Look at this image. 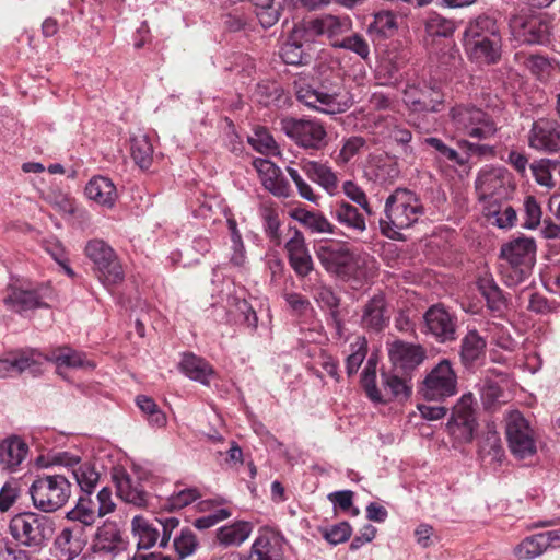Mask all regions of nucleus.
<instances>
[{
    "label": "nucleus",
    "mask_w": 560,
    "mask_h": 560,
    "mask_svg": "<svg viewBox=\"0 0 560 560\" xmlns=\"http://www.w3.org/2000/svg\"><path fill=\"white\" fill-rule=\"evenodd\" d=\"M424 213L425 208L415 191L397 188L386 198L384 217L380 219L381 232L388 238L399 240L400 231L411 228Z\"/></svg>",
    "instance_id": "obj_1"
},
{
    "label": "nucleus",
    "mask_w": 560,
    "mask_h": 560,
    "mask_svg": "<svg viewBox=\"0 0 560 560\" xmlns=\"http://www.w3.org/2000/svg\"><path fill=\"white\" fill-rule=\"evenodd\" d=\"M501 35L494 19L479 15L465 31V49L470 59L495 63L501 57Z\"/></svg>",
    "instance_id": "obj_2"
},
{
    "label": "nucleus",
    "mask_w": 560,
    "mask_h": 560,
    "mask_svg": "<svg viewBox=\"0 0 560 560\" xmlns=\"http://www.w3.org/2000/svg\"><path fill=\"white\" fill-rule=\"evenodd\" d=\"M450 126L454 137L487 140L498 130L492 118L474 105L459 104L450 110Z\"/></svg>",
    "instance_id": "obj_3"
},
{
    "label": "nucleus",
    "mask_w": 560,
    "mask_h": 560,
    "mask_svg": "<svg viewBox=\"0 0 560 560\" xmlns=\"http://www.w3.org/2000/svg\"><path fill=\"white\" fill-rule=\"evenodd\" d=\"M9 533L19 545L39 551L51 538L54 526L46 516L32 512L20 513L11 518Z\"/></svg>",
    "instance_id": "obj_4"
},
{
    "label": "nucleus",
    "mask_w": 560,
    "mask_h": 560,
    "mask_svg": "<svg viewBox=\"0 0 560 560\" xmlns=\"http://www.w3.org/2000/svg\"><path fill=\"white\" fill-rule=\"evenodd\" d=\"M30 494L36 509L55 512L68 502L71 485L62 475H44L34 480Z\"/></svg>",
    "instance_id": "obj_5"
},
{
    "label": "nucleus",
    "mask_w": 560,
    "mask_h": 560,
    "mask_svg": "<svg viewBox=\"0 0 560 560\" xmlns=\"http://www.w3.org/2000/svg\"><path fill=\"white\" fill-rule=\"evenodd\" d=\"M296 98L310 108L334 115L348 110L353 100L338 85L313 88L301 85L296 89Z\"/></svg>",
    "instance_id": "obj_6"
},
{
    "label": "nucleus",
    "mask_w": 560,
    "mask_h": 560,
    "mask_svg": "<svg viewBox=\"0 0 560 560\" xmlns=\"http://www.w3.org/2000/svg\"><path fill=\"white\" fill-rule=\"evenodd\" d=\"M427 400L442 401L457 393V375L450 360H441L428 372L418 389Z\"/></svg>",
    "instance_id": "obj_7"
},
{
    "label": "nucleus",
    "mask_w": 560,
    "mask_h": 560,
    "mask_svg": "<svg viewBox=\"0 0 560 560\" xmlns=\"http://www.w3.org/2000/svg\"><path fill=\"white\" fill-rule=\"evenodd\" d=\"M505 434L511 453L518 459L533 457L537 452L534 429L517 410L505 417Z\"/></svg>",
    "instance_id": "obj_8"
},
{
    "label": "nucleus",
    "mask_w": 560,
    "mask_h": 560,
    "mask_svg": "<svg viewBox=\"0 0 560 560\" xmlns=\"http://www.w3.org/2000/svg\"><path fill=\"white\" fill-rule=\"evenodd\" d=\"M307 34L314 42L317 37H326L334 48L352 31V22L348 16L324 15L302 22Z\"/></svg>",
    "instance_id": "obj_9"
},
{
    "label": "nucleus",
    "mask_w": 560,
    "mask_h": 560,
    "mask_svg": "<svg viewBox=\"0 0 560 560\" xmlns=\"http://www.w3.org/2000/svg\"><path fill=\"white\" fill-rule=\"evenodd\" d=\"M282 129L289 138L305 149H319L325 144L326 130L318 121L294 118L284 119L282 121Z\"/></svg>",
    "instance_id": "obj_10"
},
{
    "label": "nucleus",
    "mask_w": 560,
    "mask_h": 560,
    "mask_svg": "<svg viewBox=\"0 0 560 560\" xmlns=\"http://www.w3.org/2000/svg\"><path fill=\"white\" fill-rule=\"evenodd\" d=\"M475 429L476 420L471 407V395L463 396L453 409L447 430L459 443H469L474 439Z\"/></svg>",
    "instance_id": "obj_11"
},
{
    "label": "nucleus",
    "mask_w": 560,
    "mask_h": 560,
    "mask_svg": "<svg viewBox=\"0 0 560 560\" xmlns=\"http://www.w3.org/2000/svg\"><path fill=\"white\" fill-rule=\"evenodd\" d=\"M85 255L104 277L122 279V267L113 248L103 240H91L85 246Z\"/></svg>",
    "instance_id": "obj_12"
},
{
    "label": "nucleus",
    "mask_w": 560,
    "mask_h": 560,
    "mask_svg": "<svg viewBox=\"0 0 560 560\" xmlns=\"http://www.w3.org/2000/svg\"><path fill=\"white\" fill-rule=\"evenodd\" d=\"M285 539L270 528H262L254 539L245 560H284Z\"/></svg>",
    "instance_id": "obj_13"
},
{
    "label": "nucleus",
    "mask_w": 560,
    "mask_h": 560,
    "mask_svg": "<svg viewBox=\"0 0 560 560\" xmlns=\"http://www.w3.org/2000/svg\"><path fill=\"white\" fill-rule=\"evenodd\" d=\"M289 238L284 248L288 253L289 264L300 278H305L314 269L313 258L306 245L303 233L298 229L289 230Z\"/></svg>",
    "instance_id": "obj_14"
},
{
    "label": "nucleus",
    "mask_w": 560,
    "mask_h": 560,
    "mask_svg": "<svg viewBox=\"0 0 560 560\" xmlns=\"http://www.w3.org/2000/svg\"><path fill=\"white\" fill-rule=\"evenodd\" d=\"M511 184V175L504 167H483L478 173L475 187L480 200L502 197Z\"/></svg>",
    "instance_id": "obj_15"
},
{
    "label": "nucleus",
    "mask_w": 560,
    "mask_h": 560,
    "mask_svg": "<svg viewBox=\"0 0 560 560\" xmlns=\"http://www.w3.org/2000/svg\"><path fill=\"white\" fill-rule=\"evenodd\" d=\"M3 302L8 310L19 314L44 305L40 294L32 288L31 282L9 283Z\"/></svg>",
    "instance_id": "obj_16"
},
{
    "label": "nucleus",
    "mask_w": 560,
    "mask_h": 560,
    "mask_svg": "<svg viewBox=\"0 0 560 560\" xmlns=\"http://www.w3.org/2000/svg\"><path fill=\"white\" fill-rule=\"evenodd\" d=\"M312 43L313 40L303 24H296L281 47L280 56L283 62L292 66L310 63L311 55L307 52L306 46Z\"/></svg>",
    "instance_id": "obj_17"
},
{
    "label": "nucleus",
    "mask_w": 560,
    "mask_h": 560,
    "mask_svg": "<svg viewBox=\"0 0 560 560\" xmlns=\"http://www.w3.org/2000/svg\"><path fill=\"white\" fill-rule=\"evenodd\" d=\"M424 324L428 332L439 341L446 342L456 337V317L443 305H433L424 314Z\"/></svg>",
    "instance_id": "obj_18"
},
{
    "label": "nucleus",
    "mask_w": 560,
    "mask_h": 560,
    "mask_svg": "<svg viewBox=\"0 0 560 560\" xmlns=\"http://www.w3.org/2000/svg\"><path fill=\"white\" fill-rule=\"evenodd\" d=\"M254 167L259 174L260 182L265 189L278 198H289L292 196V189L283 176L282 171L275 163L265 159H256L253 162Z\"/></svg>",
    "instance_id": "obj_19"
},
{
    "label": "nucleus",
    "mask_w": 560,
    "mask_h": 560,
    "mask_svg": "<svg viewBox=\"0 0 560 560\" xmlns=\"http://www.w3.org/2000/svg\"><path fill=\"white\" fill-rule=\"evenodd\" d=\"M529 147L546 153L560 151V124L540 119L532 126L528 137Z\"/></svg>",
    "instance_id": "obj_20"
},
{
    "label": "nucleus",
    "mask_w": 560,
    "mask_h": 560,
    "mask_svg": "<svg viewBox=\"0 0 560 560\" xmlns=\"http://www.w3.org/2000/svg\"><path fill=\"white\" fill-rule=\"evenodd\" d=\"M322 266L331 275H342L350 264L352 255L343 243H322L316 248Z\"/></svg>",
    "instance_id": "obj_21"
},
{
    "label": "nucleus",
    "mask_w": 560,
    "mask_h": 560,
    "mask_svg": "<svg viewBox=\"0 0 560 560\" xmlns=\"http://www.w3.org/2000/svg\"><path fill=\"white\" fill-rule=\"evenodd\" d=\"M114 480L117 494L121 500L139 508L153 506V498L143 490L139 482L133 481L124 470L115 472Z\"/></svg>",
    "instance_id": "obj_22"
},
{
    "label": "nucleus",
    "mask_w": 560,
    "mask_h": 560,
    "mask_svg": "<svg viewBox=\"0 0 560 560\" xmlns=\"http://www.w3.org/2000/svg\"><path fill=\"white\" fill-rule=\"evenodd\" d=\"M43 364L42 352L31 349L0 359V378L20 374L26 370L36 372Z\"/></svg>",
    "instance_id": "obj_23"
},
{
    "label": "nucleus",
    "mask_w": 560,
    "mask_h": 560,
    "mask_svg": "<svg viewBox=\"0 0 560 560\" xmlns=\"http://www.w3.org/2000/svg\"><path fill=\"white\" fill-rule=\"evenodd\" d=\"M512 28L515 36L527 44H544L550 34L549 23L540 16H530L524 21L515 19Z\"/></svg>",
    "instance_id": "obj_24"
},
{
    "label": "nucleus",
    "mask_w": 560,
    "mask_h": 560,
    "mask_svg": "<svg viewBox=\"0 0 560 560\" xmlns=\"http://www.w3.org/2000/svg\"><path fill=\"white\" fill-rule=\"evenodd\" d=\"M404 102L412 110L438 112L443 103V94L433 88L407 85L404 90Z\"/></svg>",
    "instance_id": "obj_25"
},
{
    "label": "nucleus",
    "mask_w": 560,
    "mask_h": 560,
    "mask_svg": "<svg viewBox=\"0 0 560 560\" xmlns=\"http://www.w3.org/2000/svg\"><path fill=\"white\" fill-rule=\"evenodd\" d=\"M299 165L307 178L320 186L328 195L337 194L339 180L329 165L306 159H302Z\"/></svg>",
    "instance_id": "obj_26"
},
{
    "label": "nucleus",
    "mask_w": 560,
    "mask_h": 560,
    "mask_svg": "<svg viewBox=\"0 0 560 560\" xmlns=\"http://www.w3.org/2000/svg\"><path fill=\"white\" fill-rule=\"evenodd\" d=\"M299 165L307 178L320 186L328 195L337 194L339 180L329 165L306 159H302Z\"/></svg>",
    "instance_id": "obj_27"
},
{
    "label": "nucleus",
    "mask_w": 560,
    "mask_h": 560,
    "mask_svg": "<svg viewBox=\"0 0 560 560\" xmlns=\"http://www.w3.org/2000/svg\"><path fill=\"white\" fill-rule=\"evenodd\" d=\"M43 363L46 361L52 362L57 370L62 369H93L95 364L90 361L86 355L70 347H58L44 354Z\"/></svg>",
    "instance_id": "obj_28"
},
{
    "label": "nucleus",
    "mask_w": 560,
    "mask_h": 560,
    "mask_svg": "<svg viewBox=\"0 0 560 560\" xmlns=\"http://www.w3.org/2000/svg\"><path fill=\"white\" fill-rule=\"evenodd\" d=\"M536 245L530 237H517L501 248V256L511 265H530L535 258Z\"/></svg>",
    "instance_id": "obj_29"
},
{
    "label": "nucleus",
    "mask_w": 560,
    "mask_h": 560,
    "mask_svg": "<svg viewBox=\"0 0 560 560\" xmlns=\"http://www.w3.org/2000/svg\"><path fill=\"white\" fill-rule=\"evenodd\" d=\"M388 354L393 364L404 370L418 366L424 359V351L420 346L400 340L389 346Z\"/></svg>",
    "instance_id": "obj_30"
},
{
    "label": "nucleus",
    "mask_w": 560,
    "mask_h": 560,
    "mask_svg": "<svg viewBox=\"0 0 560 560\" xmlns=\"http://www.w3.org/2000/svg\"><path fill=\"white\" fill-rule=\"evenodd\" d=\"M28 453L27 444L19 436H10L0 442V466L14 471Z\"/></svg>",
    "instance_id": "obj_31"
},
{
    "label": "nucleus",
    "mask_w": 560,
    "mask_h": 560,
    "mask_svg": "<svg viewBox=\"0 0 560 560\" xmlns=\"http://www.w3.org/2000/svg\"><path fill=\"white\" fill-rule=\"evenodd\" d=\"M85 195L100 206L112 208L117 199L114 183L104 176L92 177L85 186Z\"/></svg>",
    "instance_id": "obj_32"
},
{
    "label": "nucleus",
    "mask_w": 560,
    "mask_h": 560,
    "mask_svg": "<svg viewBox=\"0 0 560 560\" xmlns=\"http://www.w3.org/2000/svg\"><path fill=\"white\" fill-rule=\"evenodd\" d=\"M254 530V525L247 521H235L217 529L215 538L221 546L240 547Z\"/></svg>",
    "instance_id": "obj_33"
},
{
    "label": "nucleus",
    "mask_w": 560,
    "mask_h": 560,
    "mask_svg": "<svg viewBox=\"0 0 560 560\" xmlns=\"http://www.w3.org/2000/svg\"><path fill=\"white\" fill-rule=\"evenodd\" d=\"M335 220L354 234H362L366 230L365 217L359 209L347 201H337L334 206Z\"/></svg>",
    "instance_id": "obj_34"
},
{
    "label": "nucleus",
    "mask_w": 560,
    "mask_h": 560,
    "mask_svg": "<svg viewBox=\"0 0 560 560\" xmlns=\"http://www.w3.org/2000/svg\"><path fill=\"white\" fill-rule=\"evenodd\" d=\"M178 368L188 378L202 385H209L214 375V370L209 362L194 353H184Z\"/></svg>",
    "instance_id": "obj_35"
},
{
    "label": "nucleus",
    "mask_w": 560,
    "mask_h": 560,
    "mask_svg": "<svg viewBox=\"0 0 560 560\" xmlns=\"http://www.w3.org/2000/svg\"><path fill=\"white\" fill-rule=\"evenodd\" d=\"M95 546L100 550L117 553L126 549L127 541L116 523L105 522L97 529Z\"/></svg>",
    "instance_id": "obj_36"
},
{
    "label": "nucleus",
    "mask_w": 560,
    "mask_h": 560,
    "mask_svg": "<svg viewBox=\"0 0 560 560\" xmlns=\"http://www.w3.org/2000/svg\"><path fill=\"white\" fill-rule=\"evenodd\" d=\"M515 58L518 63L527 68L539 79L548 78L557 68L558 62L542 55L517 52Z\"/></svg>",
    "instance_id": "obj_37"
},
{
    "label": "nucleus",
    "mask_w": 560,
    "mask_h": 560,
    "mask_svg": "<svg viewBox=\"0 0 560 560\" xmlns=\"http://www.w3.org/2000/svg\"><path fill=\"white\" fill-rule=\"evenodd\" d=\"M486 340L476 331L469 330L462 340L460 359L465 366H470L485 355Z\"/></svg>",
    "instance_id": "obj_38"
},
{
    "label": "nucleus",
    "mask_w": 560,
    "mask_h": 560,
    "mask_svg": "<svg viewBox=\"0 0 560 560\" xmlns=\"http://www.w3.org/2000/svg\"><path fill=\"white\" fill-rule=\"evenodd\" d=\"M131 532L137 539L138 549H150L158 541L160 542L159 529L140 515L133 516L131 521Z\"/></svg>",
    "instance_id": "obj_39"
},
{
    "label": "nucleus",
    "mask_w": 560,
    "mask_h": 560,
    "mask_svg": "<svg viewBox=\"0 0 560 560\" xmlns=\"http://www.w3.org/2000/svg\"><path fill=\"white\" fill-rule=\"evenodd\" d=\"M293 218L312 233L334 234L337 229L324 214L319 212L298 209L294 211Z\"/></svg>",
    "instance_id": "obj_40"
},
{
    "label": "nucleus",
    "mask_w": 560,
    "mask_h": 560,
    "mask_svg": "<svg viewBox=\"0 0 560 560\" xmlns=\"http://www.w3.org/2000/svg\"><path fill=\"white\" fill-rule=\"evenodd\" d=\"M130 152L135 163L142 170L151 166L153 161V145L148 135L139 132L130 139Z\"/></svg>",
    "instance_id": "obj_41"
},
{
    "label": "nucleus",
    "mask_w": 560,
    "mask_h": 560,
    "mask_svg": "<svg viewBox=\"0 0 560 560\" xmlns=\"http://www.w3.org/2000/svg\"><path fill=\"white\" fill-rule=\"evenodd\" d=\"M383 389L380 390L382 400L375 402H387L395 398H407L410 395V388L406 382L393 374L382 373Z\"/></svg>",
    "instance_id": "obj_42"
},
{
    "label": "nucleus",
    "mask_w": 560,
    "mask_h": 560,
    "mask_svg": "<svg viewBox=\"0 0 560 560\" xmlns=\"http://www.w3.org/2000/svg\"><path fill=\"white\" fill-rule=\"evenodd\" d=\"M547 551L541 533L525 537L514 547L513 553L518 560H533Z\"/></svg>",
    "instance_id": "obj_43"
},
{
    "label": "nucleus",
    "mask_w": 560,
    "mask_h": 560,
    "mask_svg": "<svg viewBox=\"0 0 560 560\" xmlns=\"http://www.w3.org/2000/svg\"><path fill=\"white\" fill-rule=\"evenodd\" d=\"M67 517L84 525H92L101 516L96 509V502L86 494L79 498L77 505L67 513Z\"/></svg>",
    "instance_id": "obj_44"
},
{
    "label": "nucleus",
    "mask_w": 560,
    "mask_h": 560,
    "mask_svg": "<svg viewBox=\"0 0 560 560\" xmlns=\"http://www.w3.org/2000/svg\"><path fill=\"white\" fill-rule=\"evenodd\" d=\"M384 305L385 302L382 295H375L373 299H371L364 310L362 317L363 324L375 330L382 329L388 319V317L385 315Z\"/></svg>",
    "instance_id": "obj_45"
},
{
    "label": "nucleus",
    "mask_w": 560,
    "mask_h": 560,
    "mask_svg": "<svg viewBox=\"0 0 560 560\" xmlns=\"http://www.w3.org/2000/svg\"><path fill=\"white\" fill-rule=\"evenodd\" d=\"M228 228L232 243L231 262L237 267H243L246 261L245 247L235 219H228Z\"/></svg>",
    "instance_id": "obj_46"
},
{
    "label": "nucleus",
    "mask_w": 560,
    "mask_h": 560,
    "mask_svg": "<svg viewBox=\"0 0 560 560\" xmlns=\"http://www.w3.org/2000/svg\"><path fill=\"white\" fill-rule=\"evenodd\" d=\"M479 290L487 301L488 307L498 313H502L506 307V298L495 284V282H479Z\"/></svg>",
    "instance_id": "obj_47"
},
{
    "label": "nucleus",
    "mask_w": 560,
    "mask_h": 560,
    "mask_svg": "<svg viewBox=\"0 0 560 560\" xmlns=\"http://www.w3.org/2000/svg\"><path fill=\"white\" fill-rule=\"evenodd\" d=\"M72 475L81 490L86 494L91 493L100 478V474L89 463L80 464L72 470Z\"/></svg>",
    "instance_id": "obj_48"
},
{
    "label": "nucleus",
    "mask_w": 560,
    "mask_h": 560,
    "mask_svg": "<svg viewBox=\"0 0 560 560\" xmlns=\"http://www.w3.org/2000/svg\"><path fill=\"white\" fill-rule=\"evenodd\" d=\"M338 48L349 50L359 56L364 61H368L370 59V44L368 43L365 37L359 33L350 32L349 34H347L342 42H340Z\"/></svg>",
    "instance_id": "obj_49"
},
{
    "label": "nucleus",
    "mask_w": 560,
    "mask_h": 560,
    "mask_svg": "<svg viewBox=\"0 0 560 560\" xmlns=\"http://www.w3.org/2000/svg\"><path fill=\"white\" fill-rule=\"evenodd\" d=\"M136 402L140 410L148 416V420L152 425L161 428L166 424L165 413L159 409L152 398L140 395L136 398Z\"/></svg>",
    "instance_id": "obj_50"
},
{
    "label": "nucleus",
    "mask_w": 560,
    "mask_h": 560,
    "mask_svg": "<svg viewBox=\"0 0 560 560\" xmlns=\"http://www.w3.org/2000/svg\"><path fill=\"white\" fill-rule=\"evenodd\" d=\"M423 143L431 147L439 154V159L447 162H452L456 165H464L466 163L465 159H463L459 153L450 148L444 141L435 137H429L423 140Z\"/></svg>",
    "instance_id": "obj_51"
},
{
    "label": "nucleus",
    "mask_w": 560,
    "mask_h": 560,
    "mask_svg": "<svg viewBox=\"0 0 560 560\" xmlns=\"http://www.w3.org/2000/svg\"><path fill=\"white\" fill-rule=\"evenodd\" d=\"M488 331L491 340L500 348L506 351H513L517 342L512 338L509 328L499 323L488 325Z\"/></svg>",
    "instance_id": "obj_52"
},
{
    "label": "nucleus",
    "mask_w": 560,
    "mask_h": 560,
    "mask_svg": "<svg viewBox=\"0 0 560 560\" xmlns=\"http://www.w3.org/2000/svg\"><path fill=\"white\" fill-rule=\"evenodd\" d=\"M260 215L264 221V228L267 235L270 237L272 242L276 244L280 243V220L279 213L276 209L271 207L264 206L260 209Z\"/></svg>",
    "instance_id": "obj_53"
},
{
    "label": "nucleus",
    "mask_w": 560,
    "mask_h": 560,
    "mask_svg": "<svg viewBox=\"0 0 560 560\" xmlns=\"http://www.w3.org/2000/svg\"><path fill=\"white\" fill-rule=\"evenodd\" d=\"M173 545L179 559H184L196 551L198 541L195 534L190 529L186 528L182 529L178 537H175Z\"/></svg>",
    "instance_id": "obj_54"
},
{
    "label": "nucleus",
    "mask_w": 560,
    "mask_h": 560,
    "mask_svg": "<svg viewBox=\"0 0 560 560\" xmlns=\"http://www.w3.org/2000/svg\"><path fill=\"white\" fill-rule=\"evenodd\" d=\"M198 498L199 492L196 489L186 488L178 491L177 493L172 494L162 505V509L167 511L179 510L192 503Z\"/></svg>",
    "instance_id": "obj_55"
},
{
    "label": "nucleus",
    "mask_w": 560,
    "mask_h": 560,
    "mask_svg": "<svg viewBox=\"0 0 560 560\" xmlns=\"http://www.w3.org/2000/svg\"><path fill=\"white\" fill-rule=\"evenodd\" d=\"M342 191L352 202L360 206L366 215L373 213L366 194L359 185L352 180H347L342 184Z\"/></svg>",
    "instance_id": "obj_56"
},
{
    "label": "nucleus",
    "mask_w": 560,
    "mask_h": 560,
    "mask_svg": "<svg viewBox=\"0 0 560 560\" xmlns=\"http://www.w3.org/2000/svg\"><path fill=\"white\" fill-rule=\"evenodd\" d=\"M376 380V364L370 359L364 366L362 374V386L371 400H382V395L380 389L375 384Z\"/></svg>",
    "instance_id": "obj_57"
},
{
    "label": "nucleus",
    "mask_w": 560,
    "mask_h": 560,
    "mask_svg": "<svg viewBox=\"0 0 560 560\" xmlns=\"http://www.w3.org/2000/svg\"><path fill=\"white\" fill-rule=\"evenodd\" d=\"M250 145L258 152L273 154L277 150V144L272 136L265 129L258 128L254 135L248 138Z\"/></svg>",
    "instance_id": "obj_58"
},
{
    "label": "nucleus",
    "mask_w": 560,
    "mask_h": 560,
    "mask_svg": "<svg viewBox=\"0 0 560 560\" xmlns=\"http://www.w3.org/2000/svg\"><path fill=\"white\" fill-rule=\"evenodd\" d=\"M427 31L433 36L447 37L455 31L453 21L447 20L439 14H432L427 23Z\"/></svg>",
    "instance_id": "obj_59"
},
{
    "label": "nucleus",
    "mask_w": 560,
    "mask_h": 560,
    "mask_svg": "<svg viewBox=\"0 0 560 560\" xmlns=\"http://www.w3.org/2000/svg\"><path fill=\"white\" fill-rule=\"evenodd\" d=\"M365 145V140L362 137H350L345 140L337 158L336 162L339 164L348 163L353 156H355L360 150Z\"/></svg>",
    "instance_id": "obj_60"
},
{
    "label": "nucleus",
    "mask_w": 560,
    "mask_h": 560,
    "mask_svg": "<svg viewBox=\"0 0 560 560\" xmlns=\"http://www.w3.org/2000/svg\"><path fill=\"white\" fill-rule=\"evenodd\" d=\"M397 27L396 16L390 11H380L375 13L374 21L370 28L384 36L392 33Z\"/></svg>",
    "instance_id": "obj_61"
},
{
    "label": "nucleus",
    "mask_w": 560,
    "mask_h": 560,
    "mask_svg": "<svg viewBox=\"0 0 560 560\" xmlns=\"http://www.w3.org/2000/svg\"><path fill=\"white\" fill-rule=\"evenodd\" d=\"M287 172L295 184L299 195L311 202H317L318 195L314 192L312 186L302 177L300 172L291 166L287 167Z\"/></svg>",
    "instance_id": "obj_62"
},
{
    "label": "nucleus",
    "mask_w": 560,
    "mask_h": 560,
    "mask_svg": "<svg viewBox=\"0 0 560 560\" xmlns=\"http://www.w3.org/2000/svg\"><path fill=\"white\" fill-rule=\"evenodd\" d=\"M44 199L61 213H73L74 207L71 198L60 191L51 189L44 195Z\"/></svg>",
    "instance_id": "obj_63"
},
{
    "label": "nucleus",
    "mask_w": 560,
    "mask_h": 560,
    "mask_svg": "<svg viewBox=\"0 0 560 560\" xmlns=\"http://www.w3.org/2000/svg\"><path fill=\"white\" fill-rule=\"evenodd\" d=\"M235 312L237 313V316H238L237 320L241 324H243L252 329H255L257 327L258 318H257L256 312L254 311L252 305H249L245 299L237 300V302L235 304Z\"/></svg>",
    "instance_id": "obj_64"
}]
</instances>
